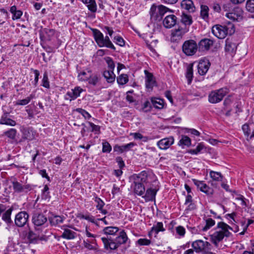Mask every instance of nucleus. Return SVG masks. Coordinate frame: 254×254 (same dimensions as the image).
<instances>
[{
  "label": "nucleus",
  "instance_id": "nucleus-1",
  "mask_svg": "<svg viewBox=\"0 0 254 254\" xmlns=\"http://www.w3.org/2000/svg\"><path fill=\"white\" fill-rule=\"evenodd\" d=\"M230 226L223 222H219L216 227L211 231L210 234L212 243L216 247L219 243L222 242L225 238H229L232 233L229 231Z\"/></svg>",
  "mask_w": 254,
  "mask_h": 254
},
{
  "label": "nucleus",
  "instance_id": "nucleus-2",
  "mask_svg": "<svg viewBox=\"0 0 254 254\" xmlns=\"http://www.w3.org/2000/svg\"><path fill=\"white\" fill-rule=\"evenodd\" d=\"M95 41L100 47H106L114 51L116 50V48L112 43L108 36L104 37L103 34L101 31L97 29L92 30Z\"/></svg>",
  "mask_w": 254,
  "mask_h": 254
},
{
  "label": "nucleus",
  "instance_id": "nucleus-3",
  "mask_svg": "<svg viewBox=\"0 0 254 254\" xmlns=\"http://www.w3.org/2000/svg\"><path fill=\"white\" fill-rule=\"evenodd\" d=\"M234 31V26L232 24H229V27L216 25L212 28V33L219 39H224L228 34L231 35Z\"/></svg>",
  "mask_w": 254,
  "mask_h": 254
},
{
  "label": "nucleus",
  "instance_id": "nucleus-4",
  "mask_svg": "<svg viewBox=\"0 0 254 254\" xmlns=\"http://www.w3.org/2000/svg\"><path fill=\"white\" fill-rule=\"evenodd\" d=\"M229 90L227 87H223L219 89L212 91L208 95V101L212 104H216L222 100L223 98L228 93Z\"/></svg>",
  "mask_w": 254,
  "mask_h": 254
},
{
  "label": "nucleus",
  "instance_id": "nucleus-5",
  "mask_svg": "<svg viewBox=\"0 0 254 254\" xmlns=\"http://www.w3.org/2000/svg\"><path fill=\"white\" fill-rule=\"evenodd\" d=\"M198 49V45L193 40L186 41L182 46L183 52L187 56L194 55Z\"/></svg>",
  "mask_w": 254,
  "mask_h": 254
},
{
  "label": "nucleus",
  "instance_id": "nucleus-6",
  "mask_svg": "<svg viewBox=\"0 0 254 254\" xmlns=\"http://www.w3.org/2000/svg\"><path fill=\"white\" fill-rule=\"evenodd\" d=\"M192 247L197 252H208L211 250V244L207 242L201 240L194 241L192 243Z\"/></svg>",
  "mask_w": 254,
  "mask_h": 254
},
{
  "label": "nucleus",
  "instance_id": "nucleus-7",
  "mask_svg": "<svg viewBox=\"0 0 254 254\" xmlns=\"http://www.w3.org/2000/svg\"><path fill=\"white\" fill-rule=\"evenodd\" d=\"M169 10H170L169 8L163 5L156 6L153 4L151 7L150 12L151 17L162 18L164 14Z\"/></svg>",
  "mask_w": 254,
  "mask_h": 254
},
{
  "label": "nucleus",
  "instance_id": "nucleus-8",
  "mask_svg": "<svg viewBox=\"0 0 254 254\" xmlns=\"http://www.w3.org/2000/svg\"><path fill=\"white\" fill-rule=\"evenodd\" d=\"M155 179V175L151 171H143L136 176V181L141 183H150Z\"/></svg>",
  "mask_w": 254,
  "mask_h": 254
},
{
  "label": "nucleus",
  "instance_id": "nucleus-9",
  "mask_svg": "<svg viewBox=\"0 0 254 254\" xmlns=\"http://www.w3.org/2000/svg\"><path fill=\"white\" fill-rule=\"evenodd\" d=\"M244 11L239 7H235L231 12H227L225 16L233 21H240L243 18Z\"/></svg>",
  "mask_w": 254,
  "mask_h": 254
},
{
  "label": "nucleus",
  "instance_id": "nucleus-10",
  "mask_svg": "<svg viewBox=\"0 0 254 254\" xmlns=\"http://www.w3.org/2000/svg\"><path fill=\"white\" fill-rule=\"evenodd\" d=\"M13 190L16 193H27L31 190V188L30 185L23 184L18 182L15 179L11 181Z\"/></svg>",
  "mask_w": 254,
  "mask_h": 254
},
{
  "label": "nucleus",
  "instance_id": "nucleus-11",
  "mask_svg": "<svg viewBox=\"0 0 254 254\" xmlns=\"http://www.w3.org/2000/svg\"><path fill=\"white\" fill-rule=\"evenodd\" d=\"M62 229L64 231L61 237L66 240H73L77 236V234L73 230L76 229L70 226L63 225Z\"/></svg>",
  "mask_w": 254,
  "mask_h": 254
},
{
  "label": "nucleus",
  "instance_id": "nucleus-12",
  "mask_svg": "<svg viewBox=\"0 0 254 254\" xmlns=\"http://www.w3.org/2000/svg\"><path fill=\"white\" fill-rule=\"evenodd\" d=\"M28 214L25 211H21L17 213L15 217V224L19 227L24 226L28 222Z\"/></svg>",
  "mask_w": 254,
  "mask_h": 254
},
{
  "label": "nucleus",
  "instance_id": "nucleus-13",
  "mask_svg": "<svg viewBox=\"0 0 254 254\" xmlns=\"http://www.w3.org/2000/svg\"><path fill=\"white\" fill-rule=\"evenodd\" d=\"M192 181L198 189L207 195H212L213 193V190L204 183L203 181L194 179H192Z\"/></svg>",
  "mask_w": 254,
  "mask_h": 254
},
{
  "label": "nucleus",
  "instance_id": "nucleus-14",
  "mask_svg": "<svg viewBox=\"0 0 254 254\" xmlns=\"http://www.w3.org/2000/svg\"><path fill=\"white\" fill-rule=\"evenodd\" d=\"M101 240L104 244V249L107 251L115 250L119 247L115 240L108 237H102Z\"/></svg>",
  "mask_w": 254,
  "mask_h": 254
},
{
  "label": "nucleus",
  "instance_id": "nucleus-15",
  "mask_svg": "<svg viewBox=\"0 0 254 254\" xmlns=\"http://www.w3.org/2000/svg\"><path fill=\"white\" fill-rule=\"evenodd\" d=\"M237 43L233 38H227L225 41V50L226 53L233 56L237 50Z\"/></svg>",
  "mask_w": 254,
  "mask_h": 254
},
{
  "label": "nucleus",
  "instance_id": "nucleus-16",
  "mask_svg": "<svg viewBox=\"0 0 254 254\" xmlns=\"http://www.w3.org/2000/svg\"><path fill=\"white\" fill-rule=\"evenodd\" d=\"M83 91L79 86H76L71 90L66 92L64 96V99L67 100L72 101L76 99L77 97H79L80 93Z\"/></svg>",
  "mask_w": 254,
  "mask_h": 254
},
{
  "label": "nucleus",
  "instance_id": "nucleus-17",
  "mask_svg": "<svg viewBox=\"0 0 254 254\" xmlns=\"http://www.w3.org/2000/svg\"><path fill=\"white\" fill-rule=\"evenodd\" d=\"M210 65V63L208 60L205 58L200 60L197 65L198 73L200 75H205L208 71Z\"/></svg>",
  "mask_w": 254,
  "mask_h": 254
},
{
  "label": "nucleus",
  "instance_id": "nucleus-18",
  "mask_svg": "<svg viewBox=\"0 0 254 254\" xmlns=\"http://www.w3.org/2000/svg\"><path fill=\"white\" fill-rule=\"evenodd\" d=\"M174 142V138L172 136H169L163 138L157 143L158 147L161 150H166L169 148Z\"/></svg>",
  "mask_w": 254,
  "mask_h": 254
},
{
  "label": "nucleus",
  "instance_id": "nucleus-19",
  "mask_svg": "<svg viewBox=\"0 0 254 254\" xmlns=\"http://www.w3.org/2000/svg\"><path fill=\"white\" fill-rule=\"evenodd\" d=\"M214 41L213 40L204 38L201 39L198 44V49L200 51H207L213 46Z\"/></svg>",
  "mask_w": 254,
  "mask_h": 254
},
{
  "label": "nucleus",
  "instance_id": "nucleus-20",
  "mask_svg": "<svg viewBox=\"0 0 254 254\" xmlns=\"http://www.w3.org/2000/svg\"><path fill=\"white\" fill-rule=\"evenodd\" d=\"M47 221V217L42 213H34L32 217V222L34 225L42 226Z\"/></svg>",
  "mask_w": 254,
  "mask_h": 254
},
{
  "label": "nucleus",
  "instance_id": "nucleus-21",
  "mask_svg": "<svg viewBox=\"0 0 254 254\" xmlns=\"http://www.w3.org/2000/svg\"><path fill=\"white\" fill-rule=\"evenodd\" d=\"M185 33L183 28H178L172 31L171 40L173 42H178L182 39Z\"/></svg>",
  "mask_w": 254,
  "mask_h": 254
},
{
  "label": "nucleus",
  "instance_id": "nucleus-22",
  "mask_svg": "<svg viewBox=\"0 0 254 254\" xmlns=\"http://www.w3.org/2000/svg\"><path fill=\"white\" fill-rule=\"evenodd\" d=\"M177 19V17L175 15H169L164 18L163 25L167 28H171L176 25Z\"/></svg>",
  "mask_w": 254,
  "mask_h": 254
},
{
  "label": "nucleus",
  "instance_id": "nucleus-23",
  "mask_svg": "<svg viewBox=\"0 0 254 254\" xmlns=\"http://www.w3.org/2000/svg\"><path fill=\"white\" fill-rule=\"evenodd\" d=\"M135 145H136V144L133 142L121 146L119 145H116L114 147V150L116 152H118L120 153H122L124 152H127L129 151L132 148H133Z\"/></svg>",
  "mask_w": 254,
  "mask_h": 254
},
{
  "label": "nucleus",
  "instance_id": "nucleus-24",
  "mask_svg": "<svg viewBox=\"0 0 254 254\" xmlns=\"http://www.w3.org/2000/svg\"><path fill=\"white\" fill-rule=\"evenodd\" d=\"M181 7L189 13H193L195 11V7L192 0H183L181 3Z\"/></svg>",
  "mask_w": 254,
  "mask_h": 254
},
{
  "label": "nucleus",
  "instance_id": "nucleus-25",
  "mask_svg": "<svg viewBox=\"0 0 254 254\" xmlns=\"http://www.w3.org/2000/svg\"><path fill=\"white\" fill-rule=\"evenodd\" d=\"M36 132L33 128L28 127L23 128L22 130L23 138L29 141L35 138Z\"/></svg>",
  "mask_w": 254,
  "mask_h": 254
},
{
  "label": "nucleus",
  "instance_id": "nucleus-26",
  "mask_svg": "<svg viewBox=\"0 0 254 254\" xmlns=\"http://www.w3.org/2000/svg\"><path fill=\"white\" fill-rule=\"evenodd\" d=\"M119 247L121 245L126 244L128 241V237L125 231L122 230L119 233V235L115 239Z\"/></svg>",
  "mask_w": 254,
  "mask_h": 254
},
{
  "label": "nucleus",
  "instance_id": "nucleus-27",
  "mask_svg": "<svg viewBox=\"0 0 254 254\" xmlns=\"http://www.w3.org/2000/svg\"><path fill=\"white\" fill-rule=\"evenodd\" d=\"M157 190L154 189H148L146 190V193L143 197L146 201L155 200Z\"/></svg>",
  "mask_w": 254,
  "mask_h": 254
},
{
  "label": "nucleus",
  "instance_id": "nucleus-28",
  "mask_svg": "<svg viewBox=\"0 0 254 254\" xmlns=\"http://www.w3.org/2000/svg\"><path fill=\"white\" fill-rule=\"evenodd\" d=\"M87 7L88 10L92 13H95L97 10V5L95 0H81Z\"/></svg>",
  "mask_w": 254,
  "mask_h": 254
},
{
  "label": "nucleus",
  "instance_id": "nucleus-29",
  "mask_svg": "<svg viewBox=\"0 0 254 254\" xmlns=\"http://www.w3.org/2000/svg\"><path fill=\"white\" fill-rule=\"evenodd\" d=\"M181 21L186 27H189L193 22L192 16L185 12H182Z\"/></svg>",
  "mask_w": 254,
  "mask_h": 254
},
{
  "label": "nucleus",
  "instance_id": "nucleus-30",
  "mask_svg": "<svg viewBox=\"0 0 254 254\" xmlns=\"http://www.w3.org/2000/svg\"><path fill=\"white\" fill-rule=\"evenodd\" d=\"M93 200L96 203V207L97 209L99 210L103 214H106L107 213V211L103 209V207L105 205L104 202L100 198L97 197V196H95L93 198Z\"/></svg>",
  "mask_w": 254,
  "mask_h": 254
},
{
  "label": "nucleus",
  "instance_id": "nucleus-31",
  "mask_svg": "<svg viewBox=\"0 0 254 254\" xmlns=\"http://www.w3.org/2000/svg\"><path fill=\"white\" fill-rule=\"evenodd\" d=\"M92 72L89 69H86L81 71L78 73L77 78L79 81H87L91 77Z\"/></svg>",
  "mask_w": 254,
  "mask_h": 254
},
{
  "label": "nucleus",
  "instance_id": "nucleus-32",
  "mask_svg": "<svg viewBox=\"0 0 254 254\" xmlns=\"http://www.w3.org/2000/svg\"><path fill=\"white\" fill-rule=\"evenodd\" d=\"M145 73L146 75L145 78V86L147 88H152L154 84L155 81L153 79V75L148 72L147 71L145 70Z\"/></svg>",
  "mask_w": 254,
  "mask_h": 254
},
{
  "label": "nucleus",
  "instance_id": "nucleus-33",
  "mask_svg": "<svg viewBox=\"0 0 254 254\" xmlns=\"http://www.w3.org/2000/svg\"><path fill=\"white\" fill-rule=\"evenodd\" d=\"M64 219V216L59 215H54L49 217V220L51 225L57 226L59 224L62 223Z\"/></svg>",
  "mask_w": 254,
  "mask_h": 254
},
{
  "label": "nucleus",
  "instance_id": "nucleus-34",
  "mask_svg": "<svg viewBox=\"0 0 254 254\" xmlns=\"http://www.w3.org/2000/svg\"><path fill=\"white\" fill-rule=\"evenodd\" d=\"M209 9L208 6L201 4L200 5V17L205 21H208L209 19Z\"/></svg>",
  "mask_w": 254,
  "mask_h": 254
},
{
  "label": "nucleus",
  "instance_id": "nucleus-35",
  "mask_svg": "<svg viewBox=\"0 0 254 254\" xmlns=\"http://www.w3.org/2000/svg\"><path fill=\"white\" fill-rule=\"evenodd\" d=\"M0 124L13 127L16 123L15 121L8 118L6 115H3L0 119Z\"/></svg>",
  "mask_w": 254,
  "mask_h": 254
},
{
  "label": "nucleus",
  "instance_id": "nucleus-36",
  "mask_svg": "<svg viewBox=\"0 0 254 254\" xmlns=\"http://www.w3.org/2000/svg\"><path fill=\"white\" fill-rule=\"evenodd\" d=\"M103 76L108 83H112L115 81L116 75L114 73V70H105L103 73Z\"/></svg>",
  "mask_w": 254,
  "mask_h": 254
},
{
  "label": "nucleus",
  "instance_id": "nucleus-37",
  "mask_svg": "<svg viewBox=\"0 0 254 254\" xmlns=\"http://www.w3.org/2000/svg\"><path fill=\"white\" fill-rule=\"evenodd\" d=\"M134 192L138 195H142L145 191V187L142 184L139 182H136L134 185Z\"/></svg>",
  "mask_w": 254,
  "mask_h": 254
},
{
  "label": "nucleus",
  "instance_id": "nucleus-38",
  "mask_svg": "<svg viewBox=\"0 0 254 254\" xmlns=\"http://www.w3.org/2000/svg\"><path fill=\"white\" fill-rule=\"evenodd\" d=\"M13 208L12 207L9 208L8 209H6L4 212L2 216V219L5 221L6 223H10L12 221L11 219V215Z\"/></svg>",
  "mask_w": 254,
  "mask_h": 254
},
{
  "label": "nucleus",
  "instance_id": "nucleus-39",
  "mask_svg": "<svg viewBox=\"0 0 254 254\" xmlns=\"http://www.w3.org/2000/svg\"><path fill=\"white\" fill-rule=\"evenodd\" d=\"M205 225L204 226L202 227L201 230L203 232H206L211 227L214 226L215 224V221L214 220L210 218H206L205 219Z\"/></svg>",
  "mask_w": 254,
  "mask_h": 254
},
{
  "label": "nucleus",
  "instance_id": "nucleus-40",
  "mask_svg": "<svg viewBox=\"0 0 254 254\" xmlns=\"http://www.w3.org/2000/svg\"><path fill=\"white\" fill-rule=\"evenodd\" d=\"M186 77L188 80V84H190L193 78V64H189L187 68Z\"/></svg>",
  "mask_w": 254,
  "mask_h": 254
},
{
  "label": "nucleus",
  "instance_id": "nucleus-41",
  "mask_svg": "<svg viewBox=\"0 0 254 254\" xmlns=\"http://www.w3.org/2000/svg\"><path fill=\"white\" fill-rule=\"evenodd\" d=\"M119 230L117 227L109 226L104 228L103 232L107 235H114Z\"/></svg>",
  "mask_w": 254,
  "mask_h": 254
},
{
  "label": "nucleus",
  "instance_id": "nucleus-42",
  "mask_svg": "<svg viewBox=\"0 0 254 254\" xmlns=\"http://www.w3.org/2000/svg\"><path fill=\"white\" fill-rule=\"evenodd\" d=\"M209 176L214 181L220 182L222 180L223 177L220 172L210 171Z\"/></svg>",
  "mask_w": 254,
  "mask_h": 254
},
{
  "label": "nucleus",
  "instance_id": "nucleus-43",
  "mask_svg": "<svg viewBox=\"0 0 254 254\" xmlns=\"http://www.w3.org/2000/svg\"><path fill=\"white\" fill-rule=\"evenodd\" d=\"M96 240L95 239H92L91 240L84 241L83 245L85 248H87L89 250H94L96 249V245H95Z\"/></svg>",
  "mask_w": 254,
  "mask_h": 254
},
{
  "label": "nucleus",
  "instance_id": "nucleus-44",
  "mask_svg": "<svg viewBox=\"0 0 254 254\" xmlns=\"http://www.w3.org/2000/svg\"><path fill=\"white\" fill-rule=\"evenodd\" d=\"M35 98V94H31L28 97H26L25 99L22 100H18L16 103V105H26L28 104L31 100Z\"/></svg>",
  "mask_w": 254,
  "mask_h": 254
},
{
  "label": "nucleus",
  "instance_id": "nucleus-45",
  "mask_svg": "<svg viewBox=\"0 0 254 254\" xmlns=\"http://www.w3.org/2000/svg\"><path fill=\"white\" fill-rule=\"evenodd\" d=\"M129 135L132 136L134 139L141 140L144 142L148 141L150 139L149 137L143 136L139 132H131Z\"/></svg>",
  "mask_w": 254,
  "mask_h": 254
},
{
  "label": "nucleus",
  "instance_id": "nucleus-46",
  "mask_svg": "<svg viewBox=\"0 0 254 254\" xmlns=\"http://www.w3.org/2000/svg\"><path fill=\"white\" fill-rule=\"evenodd\" d=\"M151 102L156 109H162L164 107V101L160 98L152 99Z\"/></svg>",
  "mask_w": 254,
  "mask_h": 254
},
{
  "label": "nucleus",
  "instance_id": "nucleus-47",
  "mask_svg": "<svg viewBox=\"0 0 254 254\" xmlns=\"http://www.w3.org/2000/svg\"><path fill=\"white\" fill-rule=\"evenodd\" d=\"M17 130L15 128H10L3 132V135L11 139H14L16 136Z\"/></svg>",
  "mask_w": 254,
  "mask_h": 254
},
{
  "label": "nucleus",
  "instance_id": "nucleus-48",
  "mask_svg": "<svg viewBox=\"0 0 254 254\" xmlns=\"http://www.w3.org/2000/svg\"><path fill=\"white\" fill-rule=\"evenodd\" d=\"M165 230L163 223L162 222H157L156 225L152 227L151 231L155 232V234L157 235L159 232H163Z\"/></svg>",
  "mask_w": 254,
  "mask_h": 254
},
{
  "label": "nucleus",
  "instance_id": "nucleus-49",
  "mask_svg": "<svg viewBox=\"0 0 254 254\" xmlns=\"http://www.w3.org/2000/svg\"><path fill=\"white\" fill-rule=\"evenodd\" d=\"M204 148V146L202 143H199L196 146L195 149H190L188 152L191 154L197 155L200 153L201 151Z\"/></svg>",
  "mask_w": 254,
  "mask_h": 254
},
{
  "label": "nucleus",
  "instance_id": "nucleus-50",
  "mask_svg": "<svg viewBox=\"0 0 254 254\" xmlns=\"http://www.w3.org/2000/svg\"><path fill=\"white\" fill-rule=\"evenodd\" d=\"M128 81V76L126 74H122L117 77V82L120 85H124Z\"/></svg>",
  "mask_w": 254,
  "mask_h": 254
},
{
  "label": "nucleus",
  "instance_id": "nucleus-51",
  "mask_svg": "<svg viewBox=\"0 0 254 254\" xmlns=\"http://www.w3.org/2000/svg\"><path fill=\"white\" fill-rule=\"evenodd\" d=\"M157 43V40H153L150 43H148V42H146V45L147 47L154 55H155L156 54L155 48L156 47Z\"/></svg>",
  "mask_w": 254,
  "mask_h": 254
},
{
  "label": "nucleus",
  "instance_id": "nucleus-52",
  "mask_svg": "<svg viewBox=\"0 0 254 254\" xmlns=\"http://www.w3.org/2000/svg\"><path fill=\"white\" fill-rule=\"evenodd\" d=\"M180 144L189 146L191 144V140L187 136L183 135L179 141Z\"/></svg>",
  "mask_w": 254,
  "mask_h": 254
},
{
  "label": "nucleus",
  "instance_id": "nucleus-53",
  "mask_svg": "<svg viewBox=\"0 0 254 254\" xmlns=\"http://www.w3.org/2000/svg\"><path fill=\"white\" fill-rule=\"evenodd\" d=\"M246 9L250 12H254V0H247L246 4Z\"/></svg>",
  "mask_w": 254,
  "mask_h": 254
},
{
  "label": "nucleus",
  "instance_id": "nucleus-54",
  "mask_svg": "<svg viewBox=\"0 0 254 254\" xmlns=\"http://www.w3.org/2000/svg\"><path fill=\"white\" fill-rule=\"evenodd\" d=\"M105 60L108 64V67L109 68L108 70H114L115 67V65L112 59L110 57H108L105 58Z\"/></svg>",
  "mask_w": 254,
  "mask_h": 254
},
{
  "label": "nucleus",
  "instance_id": "nucleus-55",
  "mask_svg": "<svg viewBox=\"0 0 254 254\" xmlns=\"http://www.w3.org/2000/svg\"><path fill=\"white\" fill-rule=\"evenodd\" d=\"M176 234L179 236L180 238L184 237L186 234L185 228L182 226H179L175 228Z\"/></svg>",
  "mask_w": 254,
  "mask_h": 254
},
{
  "label": "nucleus",
  "instance_id": "nucleus-56",
  "mask_svg": "<svg viewBox=\"0 0 254 254\" xmlns=\"http://www.w3.org/2000/svg\"><path fill=\"white\" fill-rule=\"evenodd\" d=\"M102 152L103 153H109L112 150V147L110 143L107 141L102 142Z\"/></svg>",
  "mask_w": 254,
  "mask_h": 254
},
{
  "label": "nucleus",
  "instance_id": "nucleus-57",
  "mask_svg": "<svg viewBox=\"0 0 254 254\" xmlns=\"http://www.w3.org/2000/svg\"><path fill=\"white\" fill-rule=\"evenodd\" d=\"M42 86L47 89L50 88V83L47 73H45L42 80Z\"/></svg>",
  "mask_w": 254,
  "mask_h": 254
},
{
  "label": "nucleus",
  "instance_id": "nucleus-58",
  "mask_svg": "<svg viewBox=\"0 0 254 254\" xmlns=\"http://www.w3.org/2000/svg\"><path fill=\"white\" fill-rule=\"evenodd\" d=\"M76 111L80 113L85 119H89L91 118V116L85 110L81 108H77L76 109Z\"/></svg>",
  "mask_w": 254,
  "mask_h": 254
},
{
  "label": "nucleus",
  "instance_id": "nucleus-59",
  "mask_svg": "<svg viewBox=\"0 0 254 254\" xmlns=\"http://www.w3.org/2000/svg\"><path fill=\"white\" fill-rule=\"evenodd\" d=\"M99 77L97 75L91 74V77L87 80L88 83L93 85H96L99 81Z\"/></svg>",
  "mask_w": 254,
  "mask_h": 254
},
{
  "label": "nucleus",
  "instance_id": "nucleus-60",
  "mask_svg": "<svg viewBox=\"0 0 254 254\" xmlns=\"http://www.w3.org/2000/svg\"><path fill=\"white\" fill-rule=\"evenodd\" d=\"M88 124L91 127V131L94 132L95 133H99L100 131V127L98 125H96L93 123L88 122Z\"/></svg>",
  "mask_w": 254,
  "mask_h": 254
},
{
  "label": "nucleus",
  "instance_id": "nucleus-61",
  "mask_svg": "<svg viewBox=\"0 0 254 254\" xmlns=\"http://www.w3.org/2000/svg\"><path fill=\"white\" fill-rule=\"evenodd\" d=\"M114 42L119 45L120 46L123 47L125 46V42L123 38L120 36H116L114 38Z\"/></svg>",
  "mask_w": 254,
  "mask_h": 254
},
{
  "label": "nucleus",
  "instance_id": "nucleus-62",
  "mask_svg": "<svg viewBox=\"0 0 254 254\" xmlns=\"http://www.w3.org/2000/svg\"><path fill=\"white\" fill-rule=\"evenodd\" d=\"M188 229L192 234H199L202 231L201 228L200 226L197 227H188Z\"/></svg>",
  "mask_w": 254,
  "mask_h": 254
},
{
  "label": "nucleus",
  "instance_id": "nucleus-63",
  "mask_svg": "<svg viewBox=\"0 0 254 254\" xmlns=\"http://www.w3.org/2000/svg\"><path fill=\"white\" fill-rule=\"evenodd\" d=\"M137 243L140 246H148L150 244L151 241L147 239H139L137 241Z\"/></svg>",
  "mask_w": 254,
  "mask_h": 254
},
{
  "label": "nucleus",
  "instance_id": "nucleus-64",
  "mask_svg": "<svg viewBox=\"0 0 254 254\" xmlns=\"http://www.w3.org/2000/svg\"><path fill=\"white\" fill-rule=\"evenodd\" d=\"M242 130L244 133V134L247 135V136H249L251 134V129L250 128L249 126L246 124H244L242 126Z\"/></svg>",
  "mask_w": 254,
  "mask_h": 254
}]
</instances>
